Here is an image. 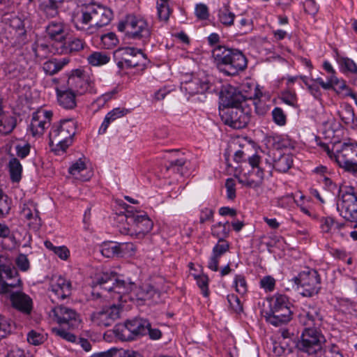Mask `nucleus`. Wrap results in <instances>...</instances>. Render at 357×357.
<instances>
[{
	"label": "nucleus",
	"instance_id": "f257e3e1",
	"mask_svg": "<svg viewBox=\"0 0 357 357\" xmlns=\"http://www.w3.org/2000/svg\"><path fill=\"white\" fill-rule=\"evenodd\" d=\"M326 340L319 329H304L298 341V349L315 357H343L340 349L335 344L322 350Z\"/></svg>",
	"mask_w": 357,
	"mask_h": 357
},
{
	"label": "nucleus",
	"instance_id": "f03ea898",
	"mask_svg": "<svg viewBox=\"0 0 357 357\" xmlns=\"http://www.w3.org/2000/svg\"><path fill=\"white\" fill-rule=\"evenodd\" d=\"M76 132V123L73 119H63L54 123L50 131V146L56 155L63 154L73 142Z\"/></svg>",
	"mask_w": 357,
	"mask_h": 357
},
{
	"label": "nucleus",
	"instance_id": "7ed1b4c3",
	"mask_svg": "<svg viewBox=\"0 0 357 357\" xmlns=\"http://www.w3.org/2000/svg\"><path fill=\"white\" fill-rule=\"evenodd\" d=\"M117 29L129 38L141 40L144 44L149 42L152 33L151 26L146 20L133 15H128L119 22Z\"/></svg>",
	"mask_w": 357,
	"mask_h": 357
},
{
	"label": "nucleus",
	"instance_id": "20e7f679",
	"mask_svg": "<svg viewBox=\"0 0 357 357\" xmlns=\"http://www.w3.org/2000/svg\"><path fill=\"white\" fill-rule=\"evenodd\" d=\"M94 283L96 286L108 292H114V300L121 301L123 296L132 291L136 288L134 282H126L119 280L113 272H105L96 276Z\"/></svg>",
	"mask_w": 357,
	"mask_h": 357
},
{
	"label": "nucleus",
	"instance_id": "39448f33",
	"mask_svg": "<svg viewBox=\"0 0 357 357\" xmlns=\"http://www.w3.org/2000/svg\"><path fill=\"white\" fill-rule=\"evenodd\" d=\"M117 66L120 69L140 67L146 68L148 59L142 50L133 47H125L117 49L114 53Z\"/></svg>",
	"mask_w": 357,
	"mask_h": 357
},
{
	"label": "nucleus",
	"instance_id": "423d86ee",
	"mask_svg": "<svg viewBox=\"0 0 357 357\" xmlns=\"http://www.w3.org/2000/svg\"><path fill=\"white\" fill-rule=\"evenodd\" d=\"M5 37L15 47H22L28 42L25 22L16 15L4 18Z\"/></svg>",
	"mask_w": 357,
	"mask_h": 357
},
{
	"label": "nucleus",
	"instance_id": "0eeeda50",
	"mask_svg": "<svg viewBox=\"0 0 357 357\" xmlns=\"http://www.w3.org/2000/svg\"><path fill=\"white\" fill-rule=\"evenodd\" d=\"M68 84L77 96H82L86 93H96L93 75L82 69L72 70L68 77Z\"/></svg>",
	"mask_w": 357,
	"mask_h": 357
},
{
	"label": "nucleus",
	"instance_id": "6e6552de",
	"mask_svg": "<svg viewBox=\"0 0 357 357\" xmlns=\"http://www.w3.org/2000/svg\"><path fill=\"white\" fill-rule=\"evenodd\" d=\"M293 281L299 285L303 291L301 294L305 297H312L319 293L321 289V278L317 271L306 268L300 272Z\"/></svg>",
	"mask_w": 357,
	"mask_h": 357
},
{
	"label": "nucleus",
	"instance_id": "1a4fd4ad",
	"mask_svg": "<svg viewBox=\"0 0 357 357\" xmlns=\"http://www.w3.org/2000/svg\"><path fill=\"white\" fill-rule=\"evenodd\" d=\"M220 115L225 124L234 128H245L250 121V112L242 106L229 107L220 111Z\"/></svg>",
	"mask_w": 357,
	"mask_h": 357
},
{
	"label": "nucleus",
	"instance_id": "9d476101",
	"mask_svg": "<svg viewBox=\"0 0 357 357\" xmlns=\"http://www.w3.org/2000/svg\"><path fill=\"white\" fill-rule=\"evenodd\" d=\"M298 319L305 329H319L324 321L321 309L313 303H305L301 307Z\"/></svg>",
	"mask_w": 357,
	"mask_h": 357
},
{
	"label": "nucleus",
	"instance_id": "9b49d317",
	"mask_svg": "<svg viewBox=\"0 0 357 357\" xmlns=\"http://www.w3.org/2000/svg\"><path fill=\"white\" fill-rule=\"evenodd\" d=\"M337 210L340 215L350 222H357V195L353 188H347L342 191L337 203Z\"/></svg>",
	"mask_w": 357,
	"mask_h": 357
},
{
	"label": "nucleus",
	"instance_id": "f8f14e48",
	"mask_svg": "<svg viewBox=\"0 0 357 357\" xmlns=\"http://www.w3.org/2000/svg\"><path fill=\"white\" fill-rule=\"evenodd\" d=\"M127 219L132 222V227H123L120 229L121 233L134 236L139 239L143 238L149 233L153 226L152 220L146 214L133 215L132 216L127 217Z\"/></svg>",
	"mask_w": 357,
	"mask_h": 357
},
{
	"label": "nucleus",
	"instance_id": "ddd939ff",
	"mask_svg": "<svg viewBox=\"0 0 357 357\" xmlns=\"http://www.w3.org/2000/svg\"><path fill=\"white\" fill-rule=\"evenodd\" d=\"M150 323L147 319L142 318H135L128 320L122 326L121 334L119 333V328L115 329V332L123 340H134L139 335L147 334Z\"/></svg>",
	"mask_w": 357,
	"mask_h": 357
},
{
	"label": "nucleus",
	"instance_id": "4468645a",
	"mask_svg": "<svg viewBox=\"0 0 357 357\" xmlns=\"http://www.w3.org/2000/svg\"><path fill=\"white\" fill-rule=\"evenodd\" d=\"M49 315L61 326H68L70 328H77L81 322L77 312L64 305L55 306L50 310Z\"/></svg>",
	"mask_w": 357,
	"mask_h": 357
},
{
	"label": "nucleus",
	"instance_id": "2eb2a0df",
	"mask_svg": "<svg viewBox=\"0 0 357 357\" xmlns=\"http://www.w3.org/2000/svg\"><path fill=\"white\" fill-rule=\"evenodd\" d=\"M261 158H248L244 160L245 167L247 165L252 167V171L248 172V176L239 180L243 185L256 188L261 185L264 179V167Z\"/></svg>",
	"mask_w": 357,
	"mask_h": 357
},
{
	"label": "nucleus",
	"instance_id": "dca6fc26",
	"mask_svg": "<svg viewBox=\"0 0 357 357\" xmlns=\"http://www.w3.org/2000/svg\"><path fill=\"white\" fill-rule=\"evenodd\" d=\"M92 24L87 26L86 34H93L98 28L107 25L113 17L111 9L100 5L89 4Z\"/></svg>",
	"mask_w": 357,
	"mask_h": 357
},
{
	"label": "nucleus",
	"instance_id": "f3484780",
	"mask_svg": "<svg viewBox=\"0 0 357 357\" xmlns=\"http://www.w3.org/2000/svg\"><path fill=\"white\" fill-rule=\"evenodd\" d=\"M122 309L119 305L105 306L100 310L94 312L91 316L93 324L100 327L112 326L116 320L120 318Z\"/></svg>",
	"mask_w": 357,
	"mask_h": 357
},
{
	"label": "nucleus",
	"instance_id": "a211bd4d",
	"mask_svg": "<svg viewBox=\"0 0 357 357\" xmlns=\"http://www.w3.org/2000/svg\"><path fill=\"white\" fill-rule=\"evenodd\" d=\"M50 297L54 299L63 300L71 294V282L61 275H54L50 280Z\"/></svg>",
	"mask_w": 357,
	"mask_h": 357
},
{
	"label": "nucleus",
	"instance_id": "6ab92c4d",
	"mask_svg": "<svg viewBox=\"0 0 357 357\" xmlns=\"http://www.w3.org/2000/svg\"><path fill=\"white\" fill-rule=\"evenodd\" d=\"M52 115V111L44 109L33 112L29 130L31 135L34 137H41L49 127Z\"/></svg>",
	"mask_w": 357,
	"mask_h": 357
},
{
	"label": "nucleus",
	"instance_id": "aec40b11",
	"mask_svg": "<svg viewBox=\"0 0 357 357\" xmlns=\"http://www.w3.org/2000/svg\"><path fill=\"white\" fill-rule=\"evenodd\" d=\"M248 66L245 54L238 49H234L221 73L228 76H234L243 71Z\"/></svg>",
	"mask_w": 357,
	"mask_h": 357
},
{
	"label": "nucleus",
	"instance_id": "412c9836",
	"mask_svg": "<svg viewBox=\"0 0 357 357\" xmlns=\"http://www.w3.org/2000/svg\"><path fill=\"white\" fill-rule=\"evenodd\" d=\"M250 98L251 94H243L231 86L222 89L220 95V99L224 108L241 106V103L245 101L246 98Z\"/></svg>",
	"mask_w": 357,
	"mask_h": 357
},
{
	"label": "nucleus",
	"instance_id": "4be33fe9",
	"mask_svg": "<svg viewBox=\"0 0 357 357\" xmlns=\"http://www.w3.org/2000/svg\"><path fill=\"white\" fill-rule=\"evenodd\" d=\"M261 314L268 323L278 326L289 322L291 319L292 312L291 307H285L278 310L263 309Z\"/></svg>",
	"mask_w": 357,
	"mask_h": 357
},
{
	"label": "nucleus",
	"instance_id": "5701e85b",
	"mask_svg": "<svg viewBox=\"0 0 357 357\" xmlns=\"http://www.w3.org/2000/svg\"><path fill=\"white\" fill-rule=\"evenodd\" d=\"M47 36L54 41L63 43L67 39L68 31L67 26L61 20H53L45 27Z\"/></svg>",
	"mask_w": 357,
	"mask_h": 357
},
{
	"label": "nucleus",
	"instance_id": "b1692460",
	"mask_svg": "<svg viewBox=\"0 0 357 357\" xmlns=\"http://www.w3.org/2000/svg\"><path fill=\"white\" fill-rule=\"evenodd\" d=\"M8 296L12 306L24 314H29L33 308L32 299L21 290H16Z\"/></svg>",
	"mask_w": 357,
	"mask_h": 357
},
{
	"label": "nucleus",
	"instance_id": "393cba45",
	"mask_svg": "<svg viewBox=\"0 0 357 357\" xmlns=\"http://www.w3.org/2000/svg\"><path fill=\"white\" fill-rule=\"evenodd\" d=\"M85 4V3H83L73 13L72 22L77 30L83 31L86 33V26L92 24V20L91 19V13L89 10L90 3L88 5Z\"/></svg>",
	"mask_w": 357,
	"mask_h": 357
},
{
	"label": "nucleus",
	"instance_id": "a878e982",
	"mask_svg": "<svg viewBox=\"0 0 357 357\" xmlns=\"http://www.w3.org/2000/svg\"><path fill=\"white\" fill-rule=\"evenodd\" d=\"M22 282L16 271V274H3L0 277V294L6 297L11 292L21 290Z\"/></svg>",
	"mask_w": 357,
	"mask_h": 357
},
{
	"label": "nucleus",
	"instance_id": "bb28decb",
	"mask_svg": "<svg viewBox=\"0 0 357 357\" xmlns=\"http://www.w3.org/2000/svg\"><path fill=\"white\" fill-rule=\"evenodd\" d=\"M234 49L225 45H216L211 50L213 62L220 72H222Z\"/></svg>",
	"mask_w": 357,
	"mask_h": 357
},
{
	"label": "nucleus",
	"instance_id": "cd10ccee",
	"mask_svg": "<svg viewBox=\"0 0 357 357\" xmlns=\"http://www.w3.org/2000/svg\"><path fill=\"white\" fill-rule=\"evenodd\" d=\"M68 172L73 176L83 181L89 180L93 175L92 169L85 161V158H79L73 163L68 169Z\"/></svg>",
	"mask_w": 357,
	"mask_h": 357
},
{
	"label": "nucleus",
	"instance_id": "c85d7f7f",
	"mask_svg": "<svg viewBox=\"0 0 357 357\" xmlns=\"http://www.w3.org/2000/svg\"><path fill=\"white\" fill-rule=\"evenodd\" d=\"M211 84L207 77L203 79L194 77L185 83L183 88L190 95L204 93L211 89Z\"/></svg>",
	"mask_w": 357,
	"mask_h": 357
},
{
	"label": "nucleus",
	"instance_id": "c756f323",
	"mask_svg": "<svg viewBox=\"0 0 357 357\" xmlns=\"http://www.w3.org/2000/svg\"><path fill=\"white\" fill-rule=\"evenodd\" d=\"M57 101L59 105L66 109H73L77 105L76 96L70 88L67 90H56Z\"/></svg>",
	"mask_w": 357,
	"mask_h": 357
},
{
	"label": "nucleus",
	"instance_id": "7c9ffc66",
	"mask_svg": "<svg viewBox=\"0 0 357 357\" xmlns=\"http://www.w3.org/2000/svg\"><path fill=\"white\" fill-rule=\"evenodd\" d=\"M345 227L344 223L336 222L331 217H323L320 220V228L321 231L326 234H340L343 236L341 230Z\"/></svg>",
	"mask_w": 357,
	"mask_h": 357
},
{
	"label": "nucleus",
	"instance_id": "2f4dec72",
	"mask_svg": "<svg viewBox=\"0 0 357 357\" xmlns=\"http://www.w3.org/2000/svg\"><path fill=\"white\" fill-rule=\"evenodd\" d=\"M61 43V52L63 54L78 52L82 50L86 45L83 39L77 37L67 38V39Z\"/></svg>",
	"mask_w": 357,
	"mask_h": 357
},
{
	"label": "nucleus",
	"instance_id": "473e14b6",
	"mask_svg": "<svg viewBox=\"0 0 357 357\" xmlns=\"http://www.w3.org/2000/svg\"><path fill=\"white\" fill-rule=\"evenodd\" d=\"M218 21L225 27L234 25L236 15L230 10L228 3H225L222 7L217 10Z\"/></svg>",
	"mask_w": 357,
	"mask_h": 357
},
{
	"label": "nucleus",
	"instance_id": "72a5a7b5",
	"mask_svg": "<svg viewBox=\"0 0 357 357\" xmlns=\"http://www.w3.org/2000/svg\"><path fill=\"white\" fill-rule=\"evenodd\" d=\"M335 58L341 72L357 73V65L351 59L341 56L338 52H336Z\"/></svg>",
	"mask_w": 357,
	"mask_h": 357
},
{
	"label": "nucleus",
	"instance_id": "f704fd0d",
	"mask_svg": "<svg viewBox=\"0 0 357 357\" xmlns=\"http://www.w3.org/2000/svg\"><path fill=\"white\" fill-rule=\"evenodd\" d=\"M122 246L116 243H103L100 246V252L103 256L112 258L122 256Z\"/></svg>",
	"mask_w": 357,
	"mask_h": 357
},
{
	"label": "nucleus",
	"instance_id": "c9c22d12",
	"mask_svg": "<svg viewBox=\"0 0 357 357\" xmlns=\"http://www.w3.org/2000/svg\"><path fill=\"white\" fill-rule=\"evenodd\" d=\"M12 182L18 183L22 178V166L17 158H13L8 165Z\"/></svg>",
	"mask_w": 357,
	"mask_h": 357
},
{
	"label": "nucleus",
	"instance_id": "e433bc0d",
	"mask_svg": "<svg viewBox=\"0 0 357 357\" xmlns=\"http://www.w3.org/2000/svg\"><path fill=\"white\" fill-rule=\"evenodd\" d=\"M230 232V225L228 221L225 223L218 222L211 227V234L218 241L225 240Z\"/></svg>",
	"mask_w": 357,
	"mask_h": 357
},
{
	"label": "nucleus",
	"instance_id": "4c0bfd02",
	"mask_svg": "<svg viewBox=\"0 0 357 357\" xmlns=\"http://www.w3.org/2000/svg\"><path fill=\"white\" fill-rule=\"evenodd\" d=\"M17 119L13 116L0 114V133L8 135L15 128Z\"/></svg>",
	"mask_w": 357,
	"mask_h": 357
},
{
	"label": "nucleus",
	"instance_id": "58836bf2",
	"mask_svg": "<svg viewBox=\"0 0 357 357\" xmlns=\"http://www.w3.org/2000/svg\"><path fill=\"white\" fill-rule=\"evenodd\" d=\"M268 310H278L282 307H291V303L289 298L282 294H275L269 300Z\"/></svg>",
	"mask_w": 357,
	"mask_h": 357
},
{
	"label": "nucleus",
	"instance_id": "ea45409f",
	"mask_svg": "<svg viewBox=\"0 0 357 357\" xmlns=\"http://www.w3.org/2000/svg\"><path fill=\"white\" fill-rule=\"evenodd\" d=\"M110 61V56L102 52H93L87 56L88 63L92 66H100L107 64Z\"/></svg>",
	"mask_w": 357,
	"mask_h": 357
},
{
	"label": "nucleus",
	"instance_id": "a19ab883",
	"mask_svg": "<svg viewBox=\"0 0 357 357\" xmlns=\"http://www.w3.org/2000/svg\"><path fill=\"white\" fill-rule=\"evenodd\" d=\"M31 146L28 143L22 142L7 145L6 150L10 156H14L13 151L17 153V156H26L30 152Z\"/></svg>",
	"mask_w": 357,
	"mask_h": 357
},
{
	"label": "nucleus",
	"instance_id": "79ce46f5",
	"mask_svg": "<svg viewBox=\"0 0 357 357\" xmlns=\"http://www.w3.org/2000/svg\"><path fill=\"white\" fill-rule=\"evenodd\" d=\"M22 215L28 220H33V223L40 222L38 212L33 203L24 204L21 211Z\"/></svg>",
	"mask_w": 357,
	"mask_h": 357
},
{
	"label": "nucleus",
	"instance_id": "37998d69",
	"mask_svg": "<svg viewBox=\"0 0 357 357\" xmlns=\"http://www.w3.org/2000/svg\"><path fill=\"white\" fill-rule=\"evenodd\" d=\"M3 274H16V268L6 254H0V277Z\"/></svg>",
	"mask_w": 357,
	"mask_h": 357
},
{
	"label": "nucleus",
	"instance_id": "c03bdc74",
	"mask_svg": "<svg viewBox=\"0 0 357 357\" xmlns=\"http://www.w3.org/2000/svg\"><path fill=\"white\" fill-rule=\"evenodd\" d=\"M44 245L47 249L52 251L62 260H66L70 256L69 250L64 245L54 246L50 241H45Z\"/></svg>",
	"mask_w": 357,
	"mask_h": 357
},
{
	"label": "nucleus",
	"instance_id": "a18cd8bd",
	"mask_svg": "<svg viewBox=\"0 0 357 357\" xmlns=\"http://www.w3.org/2000/svg\"><path fill=\"white\" fill-rule=\"evenodd\" d=\"M335 162L345 171L357 174V162L347 158H334Z\"/></svg>",
	"mask_w": 357,
	"mask_h": 357
},
{
	"label": "nucleus",
	"instance_id": "49530a36",
	"mask_svg": "<svg viewBox=\"0 0 357 357\" xmlns=\"http://www.w3.org/2000/svg\"><path fill=\"white\" fill-rule=\"evenodd\" d=\"M330 80L331 89H333L337 93H342L346 91V93L351 91L347 86L346 82L344 79H340L336 76H328Z\"/></svg>",
	"mask_w": 357,
	"mask_h": 357
},
{
	"label": "nucleus",
	"instance_id": "de8ad7c7",
	"mask_svg": "<svg viewBox=\"0 0 357 357\" xmlns=\"http://www.w3.org/2000/svg\"><path fill=\"white\" fill-rule=\"evenodd\" d=\"M101 44L105 49L110 50L119 43L116 35L113 32L105 33L100 37Z\"/></svg>",
	"mask_w": 357,
	"mask_h": 357
},
{
	"label": "nucleus",
	"instance_id": "09e8293b",
	"mask_svg": "<svg viewBox=\"0 0 357 357\" xmlns=\"http://www.w3.org/2000/svg\"><path fill=\"white\" fill-rule=\"evenodd\" d=\"M292 164V158H277L273 160V167L280 172H286L288 171Z\"/></svg>",
	"mask_w": 357,
	"mask_h": 357
},
{
	"label": "nucleus",
	"instance_id": "8fccbe9b",
	"mask_svg": "<svg viewBox=\"0 0 357 357\" xmlns=\"http://www.w3.org/2000/svg\"><path fill=\"white\" fill-rule=\"evenodd\" d=\"M243 94H251L250 98H246V100H255L259 98L261 93L257 89L254 84H250L248 83L243 84L240 90L237 91Z\"/></svg>",
	"mask_w": 357,
	"mask_h": 357
},
{
	"label": "nucleus",
	"instance_id": "3c124183",
	"mask_svg": "<svg viewBox=\"0 0 357 357\" xmlns=\"http://www.w3.org/2000/svg\"><path fill=\"white\" fill-rule=\"evenodd\" d=\"M339 116H340L342 121L347 125L353 123L354 122V118H355L354 111L353 108L350 106L346 107L344 109V110L339 112Z\"/></svg>",
	"mask_w": 357,
	"mask_h": 357
},
{
	"label": "nucleus",
	"instance_id": "603ef678",
	"mask_svg": "<svg viewBox=\"0 0 357 357\" xmlns=\"http://www.w3.org/2000/svg\"><path fill=\"white\" fill-rule=\"evenodd\" d=\"M158 16L160 21L167 22L171 13L168 3H159L157 2Z\"/></svg>",
	"mask_w": 357,
	"mask_h": 357
},
{
	"label": "nucleus",
	"instance_id": "864d4df0",
	"mask_svg": "<svg viewBox=\"0 0 357 357\" xmlns=\"http://www.w3.org/2000/svg\"><path fill=\"white\" fill-rule=\"evenodd\" d=\"M259 286L266 292H271L275 289V280L271 275L264 276L260 280Z\"/></svg>",
	"mask_w": 357,
	"mask_h": 357
},
{
	"label": "nucleus",
	"instance_id": "5fc2aeb1",
	"mask_svg": "<svg viewBox=\"0 0 357 357\" xmlns=\"http://www.w3.org/2000/svg\"><path fill=\"white\" fill-rule=\"evenodd\" d=\"M43 69L47 75H53L59 72L57 59H52L45 61L43 63Z\"/></svg>",
	"mask_w": 357,
	"mask_h": 357
},
{
	"label": "nucleus",
	"instance_id": "6e6d98bb",
	"mask_svg": "<svg viewBox=\"0 0 357 357\" xmlns=\"http://www.w3.org/2000/svg\"><path fill=\"white\" fill-rule=\"evenodd\" d=\"M10 210V200L8 196L1 192L0 196V218H3L9 213Z\"/></svg>",
	"mask_w": 357,
	"mask_h": 357
},
{
	"label": "nucleus",
	"instance_id": "4d7b16f0",
	"mask_svg": "<svg viewBox=\"0 0 357 357\" xmlns=\"http://www.w3.org/2000/svg\"><path fill=\"white\" fill-rule=\"evenodd\" d=\"M229 249V243L226 240L218 241V243L213 248V255L220 257Z\"/></svg>",
	"mask_w": 357,
	"mask_h": 357
},
{
	"label": "nucleus",
	"instance_id": "13d9d810",
	"mask_svg": "<svg viewBox=\"0 0 357 357\" xmlns=\"http://www.w3.org/2000/svg\"><path fill=\"white\" fill-rule=\"evenodd\" d=\"M236 291L240 294H245L248 291L247 282L245 277L241 275H236L234 280Z\"/></svg>",
	"mask_w": 357,
	"mask_h": 357
},
{
	"label": "nucleus",
	"instance_id": "bf43d9fd",
	"mask_svg": "<svg viewBox=\"0 0 357 357\" xmlns=\"http://www.w3.org/2000/svg\"><path fill=\"white\" fill-rule=\"evenodd\" d=\"M273 121L278 126H284L286 123V115L280 107H275L272 111Z\"/></svg>",
	"mask_w": 357,
	"mask_h": 357
},
{
	"label": "nucleus",
	"instance_id": "052dcab7",
	"mask_svg": "<svg viewBox=\"0 0 357 357\" xmlns=\"http://www.w3.org/2000/svg\"><path fill=\"white\" fill-rule=\"evenodd\" d=\"M227 299L231 310L237 313L242 311L243 307L237 296L235 294H229L227 296Z\"/></svg>",
	"mask_w": 357,
	"mask_h": 357
},
{
	"label": "nucleus",
	"instance_id": "680f3d73",
	"mask_svg": "<svg viewBox=\"0 0 357 357\" xmlns=\"http://www.w3.org/2000/svg\"><path fill=\"white\" fill-rule=\"evenodd\" d=\"M195 13L196 17L202 20H207L209 17V12L207 6L202 3L196 5Z\"/></svg>",
	"mask_w": 357,
	"mask_h": 357
},
{
	"label": "nucleus",
	"instance_id": "e2e57ef3",
	"mask_svg": "<svg viewBox=\"0 0 357 357\" xmlns=\"http://www.w3.org/2000/svg\"><path fill=\"white\" fill-rule=\"evenodd\" d=\"M58 3L47 2L42 3L45 15L48 17H54L58 14Z\"/></svg>",
	"mask_w": 357,
	"mask_h": 357
},
{
	"label": "nucleus",
	"instance_id": "0e129e2a",
	"mask_svg": "<svg viewBox=\"0 0 357 357\" xmlns=\"http://www.w3.org/2000/svg\"><path fill=\"white\" fill-rule=\"evenodd\" d=\"M45 340V336L35 331H31L27 335V341L33 345H39Z\"/></svg>",
	"mask_w": 357,
	"mask_h": 357
},
{
	"label": "nucleus",
	"instance_id": "69168bd1",
	"mask_svg": "<svg viewBox=\"0 0 357 357\" xmlns=\"http://www.w3.org/2000/svg\"><path fill=\"white\" fill-rule=\"evenodd\" d=\"M11 325L8 319L0 315V340L10 333Z\"/></svg>",
	"mask_w": 357,
	"mask_h": 357
},
{
	"label": "nucleus",
	"instance_id": "338daca9",
	"mask_svg": "<svg viewBox=\"0 0 357 357\" xmlns=\"http://www.w3.org/2000/svg\"><path fill=\"white\" fill-rule=\"evenodd\" d=\"M195 279L197 280V285L202 290V294L206 297L208 295V277L205 275H201L195 276Z\"/></svg>",
	"mask_w": 357,
	"mask_h": 357
},
{
	"label": "nucleus",
	"instance_id": "774afa93",
	"mask_svg": "<svg viewBox=\"0 0 357 357\" xmlns=\"http://www.w3.org/2000/svg\"><path fill=\"white\" fill-rule=\"evenodd\" d=\"M128 112V110L127 109L116 107L109 112L106 116L113 122L117 119L124 116Z\"/></svg>",
	"mask_w": 357,
	"mask_h": 357
}]
</instances>
